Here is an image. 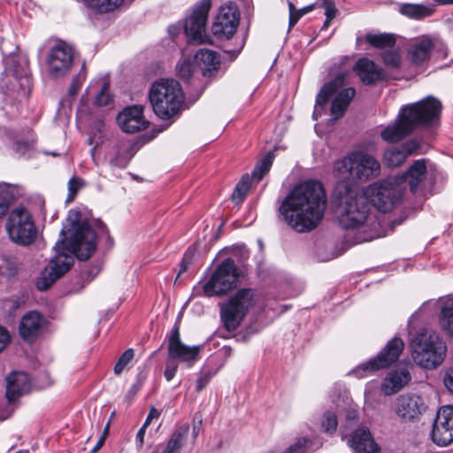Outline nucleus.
I'll list each match as a JSON object with an SVG mask.
<instances>
[{"label":"nucleus","mask_w":453,"mask_h":453,"mask_svg":"<svg viewBox=\"0 0 453 453\" xmlns=\"http://www.w3.org/2000/svg\"><path fill=\"white\" fill-rule=\"evenodd\" d=\"M96 248L97 236L89 222L82 219L80 211L71 210L60 231V238L54 246L56 255L37 282L38 289L46 290L65 273L73 262V255L85 261L90 258Z\"/></svg>","instance_id":"f257e3e1"},{"label":"nucleus","mask_w":453,"mask_h":453,"mask_svg":"<svg viewBox=\"0 0 453 453\" xmlns=\"http://www.w3.org/2000/svg\"><path fill=\"white\" fill-rule=\"evenodd\" d=\"M326 196L320 182L308 180L296 186L279 207V217L292 229L305 233L324 217Z\"/></svg>","instance_id":"f03ea898"},{"label":"nucleus","mask_w":453,"mask_h":453,"mask_svg":"<svg viewBox=\"0 0 453 453\" xmlns=\"http://www.w3.org/2000/svg\"><path fill=\"white\" fill-rule=\"evenodd\" d=\"M149 99L155 114L162 119H169L181 110L185 96L179 81L160 79L152 83Z\"/></svg>","instance_id":"7ed1b4c3"},{"label":"nucleus","mask_w":453,"mask_h":453,"mask_svg":"<svg viewBox=\"0 0 453 453\" xmlns=\"http://www.w3.org/2000/svg\"><path fill=\"white\" fill-rule=\"evenodd\" d=\"M425 122V99L401 108L396 119L380 131L381 139L396 143L411 135Z\"/></svg>","instance_id":"20e7f679"},{"label":"nucleus","mask_w":453,"mask_h":453,"mask_svg":"<svg viewBox=\"0 0 453 453\" xmlns=\"http://www.w3.org/2000/svg\"><path fill=\"white\" fill-rule=\"evenodd\" d=\"M347 73H340L322 86L316 97L317 105L324 106L334 96L330 108L333 120H338L344 116L356 95L353 87H347Z\"/></svg>","instance_id":"39448f33"},{"label":"nucleus","mask_w":453,"mask_h":453,"mask_svg":"<svg viewBox=\"0 0 453 453\" xmlns=\"http://www.w3.org/2000/svg\"><path fill=\"white\" fill-rule=\"evenodd\" d=\"M334 171L359 180H367L380 174V164L374 157L365 152L354 151L336 161Z\"/></svg>","instance_id":"423d86ee"},{"label":"nucleus","mask_w":453,"mask_h":453,"mask_svg":"<svg viewBox=\"0 0 453 453\" xmlns=\"http://www.w3.org/2000/svg\"><path fill=\"white\" fill-rule=\"evenodd\" d=\"M10 240L19 246H29L38 237V230L30 211L25 207L14 208L5 224Z\"/></svg>","instance_id":"0eeeda50"},{"label":"nucleus","mask_w":453,"mask_h":453,"mask_svg":"<svg viewBox=\"0 0 453 453\" xmlns=\"http://www.w3.org/2000/svg\"><path fill=\"white\" fill-rule=\"evenodd\" d=\"M370 203L365 196L354 194L348 189L341 199L339 206V222L345 229L365 226L369 219Z\"/></svg>","instance_id":"6e6552de"},{"label":"nucleus","mask_w":453,"mask_h":453,"mask_svg":"<svg viewBox=\"0 0 453 453\" xmlns=\"http://www.w3.org/2000/svg\"><path fill=\"white\" fill-rule=\"evenodd\" d=\"M254 304L255 291L252 288L239 289L221 308L220 318L225 328L228 332L234 331Z\"/></svg>","instance_id":"1a4fd4ad"},{"label":"nucleus","mask_w":453,"mask_h":453,"mask_svg":"<svg viewBox=\"0 0 453 453\" xmlns=\"http://www.w3.org/2000/svg\"><path fill=\"white\" fill-rule=\"evenodd\" d=\"M403 349V341L399 337H394L376 357L357 365L349 372V374L361 379L374 372L387 369L399 359Z\"/></svg>","instance_id":"9d476101"},{"label":"nucleus","mask_w":453,"mask_h":453,"mask_svg":"<svg viewBox=\"0 0 453 453\" xmlns=\"http://www.w3.org/2000/svg\"><path fill=\"white\" fill-rule=\"evenodd\" d=\"M240 275L234 261L231 258L224 259L203 285L204 295L209 297L226 295L236 287Z\"/></svg>","instance_id":"9b49d317"},{"label":"nucleus","mask_w":453,"mask_h":453,"mask_svg":"<svg viewBox=\"0 0 453 453\" xmlns=\"http://www.w3.org/2000/svg\"><path fill=\"white\" fill-rule=\"evenodd\" d=\"M369 194L379 211L388 212L400 203L403 190L398 184V179L388 177L372 183L369 187Z\"/></svg>","instance_id":"f8f14e48"},{"label":"nucleus","mask_w":453,"mask_h":453,"mask_svg":"<svg viewBox=\"0 0 453 453\" xmlns=\"http://www.w3.org/2000/svg\"><path fill=\"white\" fill-rule=\"evenodd\" d=\"M211 6V0H202L186 19L184 30L189 42L201 44L208 42L209 36L205 32V27Z\"/></svg>","instance_id":"ddd939ff"},{"label":"nucleus","mask_w":453,"mask_h":453,"mask_svg":"<svg viewBox=\"0 0 453 453\" xmlns=\"http://www.w3.org/2000/svg\"><path fill=\"white\" fill-rule=\"evenodd\" d=\"M240 23V13L237 5L228 2L222 5L212 23V34L219 39H229L236 32Z\"/></svg>","instance_id":"4468645a"},{"label":"nucleus","mask_w":453,"mask_h":453,"mask_svg":"<svg viewBox=\"0 0 453 453\" xmlns=\"http://www.w3.org/2000/svg\"><path fill=\"white\" fill-rule=\"evenodd\" d=\"M73 49L65 42L54 45L47 58L49 75L53 79L64 77L73 65Z\"/></svg>","instance_id":"2eb2a0df"},{"label":"nucleus","mask_w":453,"mask_h":453,"mask_svg":"<svg viewBox=\"0 0 453 453\" xmlns=\"http://www.w3.org/2000/svg\"><path fill=\"white\" fill-rule=\"evenodd\" d=\"M168 357L173 361L179 360L191 367L199 357V346H188L181 342L180 326L176 323L168 337Z\"/></svg>","instance_id":"dca6fc26"},{"label":"nucleus","mask_w":453,"mask_h":453,"mask_svg":"<svg viewBox=\"0 0 453 453\" xmlns=\"http://www.w3.org/2000/svg\"><path fill=\"white\" fill-rule=\"evenodd\" d=\"M432 441L440 447L453 442V407L443 406L437 411L431 431Z\"/></svg>","instance_id":"f3484780"},{"label":"nucleus","mask_w":453,"mask_h":453,"mask_svg":"<svg viewBox=\"0 0 453 453\" xmlns=\"http://www.w3.org/2000/svg\"><path fill=\"white\" fill-rule=\"evenodd\" d=\"M4 74L15 78L20 88L29 89L31 80L29 76V63L27 57L21 53H12L4 58Z\"/></svg>","instance_id":"a211bd4d"},{"label":"nucleus","mask_w":453,"mask_h":453,"mask_svg":"<svg viewBox=\"0 0 453 453\" xmlns=\"http://www.w3.org/2000/svg\"><path fill=\"white\" fill-rule=\"evenodd\" d=\"M422 320L420 312L413 314L409 320L410 347L414 362L425 367V329L418 326Z\"/></svg>","instance_id":"6ab92c4d"},{"label":"nucleus","mask_w":453,"mask_h":453,"mask_svg":"<svg viewBox=\"0 0 453 453\" xmlns=\"http://www.w3.org/2000/svg\"><path fill=\"white\" fill-rule=\"evenodd\" d=\"M420 145L417 139H411L401 145L390 146L384 151L383 162L390 168L400 166L420 148Z\"/></svg>","instance_id":"aec40b11"},{"label":"nucleus","mask_w":453,"mask_h":453,"mask_svg":"<svg viewBox=\"0 0 453 453\" xmlns=\"http://www.w3.org/2000/svg\"><path fill=\"white\" fill-rule=\"evenodd\" d=\"M142 113L143 107L142 105L128 106L119 113L118 124L125 133L133 134L142 131L149 125Z\"/></svg>","instance_id":"412c9836"},{"label":"nucleus","mask_w":453,"mask_h":453,"mask_svg":"<svg viewBox=\"0 0 453 453\" xmlns=\"http://www.w3.org/2000/svg\"><path fill=\"white\" fill-rule=\"evenodd\" d=\"M31 383L27 373L13 372L6 378V398L9 403H14L21 395L29 392Z\"/></svg>","instance_id":"4be33fe9"},{"label":"nucleus","mask_w":453,"mask_h":453,"mask_svg":"<svg viewBox=\"0 0 453 453\" xmlns=\"http://www.w3.org/2000/svg\"><path fill=\"white\" fill-rule=\"evenodd\" d=\"M44 319L37 311H29L25 314L19 326L20 337L27 342H33L42 333Z\"/></svg>","instance_id":"5701e85b"},{"label":"nucleus","mask_w":453,"mask_h":453,"mask_svg":"<svg viewBox=\"0 0 453 453\" xmlns=\"http://www.w3.org/2000/svg\"><path fill=\"white\" fill-rule=\"evenodd\" d=\"M442 108V104L438 98L426 96V144L429 140H434L438 135Z\"/></svg>","instance_id":"b1692460"},{"label":"nucleus","mask_w":453,"mask_h":453,"mask_svg":"<svg viewBox=\"0 0 453 453\" xmlns=\"http://www.w3.org/2000/svg\"><path fill=\"white\" fill-rule=\"evenodd\" d=\"M447 354L445 341L436 333L431 334L426 339V369L441 365Z\"/></svg>","instance_id":"393cba45"},{"label":"nucleus","mask_w":453,"mask_h":453,"mask_svg":"<svg viewBox=\"0 0 453 453\" xmlns=\"http://www.w3.org/2000/svg\"><path fill=\"white\" fill-rule=\"evenodd\" d=\"M349 445L355 453H380V446L367 427L355 430L349 440Z\"/></svg>","instance_id":"a878e982"},{"label":"nucleus","mask_w":453,"mask_h":453,"mask_svg":"<svg viewBox=\"0 0 453 453\" xmlns=\"http://www.w3.org/2000/svg\"><path fill=\"white\" fill-rule=\"evenodd\" d=\"M355 71L361 81L372 85L387 79L386 72L368 58H360L355 65Z\"/></svg>","instance_id":"bb28decb"},{"label":"nucleus","mask_w":453,"mask_h":453,"mask_svg":"<svg viewBox=\"0 0 453 453\" xmlns=\"http://www.w3.org/2000/svg\"><path fill=\"white\" fill-rule=\"evenodd\" d=\"M398 179V184L407 182L410 190L415 194L425 181V158L416 160L402 175L394 176Z\"/></svg>","instance_id":"cd10ccee"},{"label":"nucleus","mask_w":453,"mask_h":453,"mask_svg":"<svg viewBox=\"0 0 453 453\" xmlns=\"http://www.w3.org/2000/svg\"><path fill=\"white\" fill-rule=\"evenodd\" d=\"M423 401L414 395H402L397 398L396 413L405 419H414L421 415Z\"/></svg>","instance_id":"c85d7f7f"},{"label":"nucleus","mask_w":453,"mask_h":453,"mask_svg":"<svg viewBox=\"0 0 453 453\" xmlns=\"http://www.w3.org/2000/svg\"><path fill=\"white\" fill-rule=\"evenodd\" d=\"M411 380V375L404 369L390 371L380 386L385 395H391L399 392Z\"/></svg>","instance_id":"c756f323"},{"label":"nucleus","mask_w":453,"mask_h":453,"mask_svg":"<svg viewBox=\"0 0 453 453\" xmlns=\"http://www.w3.org/2000/svg\"><path fill=\"white\" fill-rule=\"evenodd\" d=\"M195 60L203 76L211 77L220 65L219 56L217 52L207 49L199 50L195 55Z\"/></svg>","instance_id":"7c9ffc66"},{"label":"nucleus","mask_w":453,"mask_h":453,"mask_svg":"<svg viewBox=\"0 0 453 453\" xmlns=\"http://www.w3.org/2000/svg\"><path fill=\"white\" fill-rule=\"evenodd\" d=\"M438 321L441 330L453 339V297L442 301Z\"/></svg>","instance_id":"2f4dec72"},{"label":"nucleus","mask_w":453,"mask_h":453,"mask_svg":"<svg viewBox=\"0 0 453 453\" xmlns=\"http://www.w3.org/2000/svg\"><path fill=\"white\" fill-rule=\"evenodd\" d=\"M448 55L444 42L439 38H426V63H436Z\"/></svg>","instance_id":"473e14b6"},{"label":"nucleus","mask_w":453,"mask_h":453,"mask_svg":"<svg viewBox=\"0 0 453 453\" xmlns=\"http://www.w3.org/2000/svg\"><path fill=\"white\" fill-rule=\"evenodd\" d=\"M444 176L438 171L434 164L426 161V192L434 194L439 192L444 186Z\"/></svg>","instance_id":"72a5a7b5"},{"label":"nucleus","mask_w":453,"mask_h":453,"mask_svg":"<svg viewBox=\"0 0 453 453\" xmlns=\"http://www.w3.org/2000/svg\"><path fill=\"white\" fill-rule=\"evenodd\" d=\"M189 426L188 424L178 426L173 433L170 440L168 441L165 447L161 450L166 453H178L181 449L187 436L188 434Z\"/></svg>","instance_id":"f704fd0d"},{"label":"nucleus","mask_w":453,"mask_h":453,"mask_svg":"<svg viewBox=\"0 0 453 453\" xmlns=\"http://www.w3.org/2000/svg\"><path fill=\"white\" fill-rule=\"evenodd\" d=\"M274 157V152L268 151L260 160L257 162L250 177L255 182H259L269 173Z\"/></svg>","instance_id":"c9c22d12"},{"label":"nucleus","mask_w":453,"mask_h":453,"mask_svg":"<svg viewBox=\"0 0 453 453\" xmlns=\"http://www.w3.org/2000/svg\"><path fill=\"white\" fill-rule=\"evenodd\" d=\"M365 41L374 48H393L395 44V36L392 34H367Z\"/></svg>","instance_id":"e433bc0d"},{"label":"nucleus","mask_w":453,"mask_h":453,"mask_svg":"<svg viewBox=\"0 0 453 453\" xmlns=\"http://www.w3.org/2000/svg\"><path fill=\"white\" fill-rule=\"evenodd\" d=\"M91 9L99 13H107L119 9L124 0H83Z\"/></svg>","instance_id":"4c0bfd02"},{"label":"nucleus","mask_w":453,"mask_h":453,"mask_svg":"<svg viewBox=\"0 0 453 453\" xmlns=\"http://www.w3.org/2000/svg\"><path fill=\"white\" fill-rule=\"evenodd\" d=\"M253 181L249 175L242 176L232 194V200L234 203H241L244 200L250 190Z\"/></svg>","instance_id":"58836bf2"},{"label":"nucleus","mask_w":453,"mask_h":453,"mask_svg":"<svg viewBox=\"0 0 453 453\" xmlns=\"http://www.w3.org/2000/svg\"><path fill=\"white\" fill-rule=\"evenodd\" d=\"M399 12L410 19H421L425 17V5L416 4H399Z\"/></svg>","instance_id":"ea45409f"},{"label":"nucleus","mask_w":453,"mask_h":453,"mask_svg":"<svg viewBox=\"0 0 453 453\" xmlns=\"http://www.w3.org/2000/svg\"><path fill=\"white\" fill-rule=\"evenodd\" d=\"M14 200V195L6 185H0V218L9 211L11 203Z\"/></svg>","instance_id":"a19ab883"},{"label":"nucleus","mask_w":453,"mask_h":453,"mask_svg":"<svg viewBox=\"0 0 453 453\" xmlns=\"http://www.w3.org/2000/svg\"><path fill=\"white\" fill-rule=\"evenodd\" d=\"M87 77L85 64H82L80 72L72 79L71 84L68 88V96L74 98L79 93L83 82Z\"/></svg>","instance_id":"79ce46f5"},{"label":"nucleus","mask_w":453,"mask_h":453,"mask_svg":"<svg viewBox=\"0 0 453 453\" xmlns=\"http://www.w3.org/2000/svg\"><path fill=\"white\" fill-rule=\"evenodd\" d=\"M313 8V5H308L306 7L296 9L293 3L288 2V9H289V28H292L298 20L306 13L311 12Z\"/></svg>","instance_id":"37998d69"},{"label":"nucleus","mask_w":453,"mask_h":453,"mask_svg":"<svg viewBox=\"0 0 453 453\" xmlns=\"http://www.w3.org/2000/svg\"><path fill=\"white\" fill-rule=\"evenodd\" d=\"M85 186L84 180L76 176L70 178L68 181V195L66 197V203H72L75 199L78 192Z\"/></svg>","instance_id":"c03bdc74"},{"label":"nucleus","mask_w":453,"mask_h":453,"mask_svg":"<svg viewBox=\"0 0 453 453\" xmlns=\"http://www.w3.org/2000/svg\"><path fill=\"white\" fill-rule=\"evenodd\" d=\"M338 426L337 416L334 412L327 411L323 415L322 427L329 434L335 433Z\"/></svg>","instance_id":"a18cd8bd"},{"label":"nucleus","mask_w":453,"mask_h":453,"mask_svg":"<svg viewBox=\"0 0 453 453\" xmlns=\"http://www.w3.org/2000/svg\"><path fill=\"white\" fill-rule=\"evenodd\" d=\"M178 76L183 80L188 81L195 72L196 65L190 59H183L176 66Z\"/></svg>","instance_id":"49530a36"},{"label":"nucleus","mask_w":453,"mask_h":453,"mask_svg":"<svg viewBox=\"0 0 453 453\" xmlns=\"http://www.w3.org/2000/svg\"><path fill=\"white\" fill-rule=\"evenodd\" d=\"M409 55L412 63L422 64L425 60V41L421 40L418 43L412 45L409 50Z\"/></svg>","instance_id":"de8ad7c7"},{"label":"nucleus","mask_w":453,"mask_h":453,"mask_svg":"<svg viewBox=\"0 0 453 453\" xmlns=\"http://www.w3.org/2000/svg\"><path fill=\"white\" fill-rule=\"evenodd\" d=\"M134 357V351L133 349H127L118 359L114 366V373L120 375L124 369L133 360Z\"/></svg>","instance_id":"09e8293b"},{"label":"nucleus","mask_w":453,"mask_h":453,"mask_svg":"<svg viewBox=\"0 0 453 453\" xmlns=\"http://www.w3.org/2000/svg\"><path fill=\"white\" fill-rule=\"evenodd\" d=\"M383 63L392 68H398L401 64V55L397 50H386L381 55Z\"/></svg>","instance_id":"8fccbe9b"},{"label":"nucleus","mask_w":453,"mask_h":453,"mask_svg":"<svg viewBox=\"0 0 453 453\" xmlns=\"http://www.w3.org/2000/svg\"><path fill=\"white\" fill-rule=\"evenodd\" d=\"M112 100V96L109 91V85L104 82L100 92L96 96L95 104L97 106H106L109 105Z\"/></svg>","instance_id":"3c124183"},{"label":"nucleus","mask_w":453,"mask_h":453,"mask_svg":"<svg viewBox=\"0 0 453 453\" xmlns=\"http://www.w3.org/2000/svg\"><path fill=\"white\" fill-rule=\"evenodd\" d=\"M214 375L213 370H203L196 380V390H203Z\"/></svg>","instance_id":"603ef678"},{"label":"nucleus","mask_w":453,"mask_h":453,"mask_svg":"<svg viewBox=\"0 0 453 453\" xmlns=\"http://www.w3.org/2000/svg\"><path fill=\"white\" fill-rule=\"evenodd\" d=\"M309 442V440L306 438L298 439L284 453H306Z\"/></svg>","instance_id":"864d4df0"},{"label":"nucleus","mask_w":453,"mask_h":453,"mask_svg":"<svg viewBox=\"0 0 453 453\" xmlns=\"http://www.w3.org/2000/svg\"><path fill=\"white\" fill-rule=\"evenodd\" d=\"M99 273V268L96 265L88 266L86 265L84 268L81 271V278L86 282L91 281L96 275Z\"/></svg>","instance_id":"5fc2aeb1"},{"label":"nucleus","mask_w":453,"mask_h":453,"mask_svg":"<svg viewBox=\"0 0 453 453\" xmlns=\"http://www.w3.org/2000/svg\"><path fill=\"white\" fill-rule=\"evenodd\" d=\"M178 369V365L175 361H173L172 359L167 358L166 364H165V369L164 372L165 378L167 381H170L173 379L175 376V373Z\"/></svg>","instance_id":"6e6d98bb"},{"label":"nucleus","mask_w":453,"mask_h":453,"mask_svg":"<svg viewBox=\"0 0 453 453\" xmlns=\"http://www.w3.org/2000/svg\"><path fill=\"white\" fill-rule=\"evenodd\" d=\"M192 261H193V252L187 251L184 254L182 261L180 265V272H179L177 277H179L181 273H185L188 270V266L192 264Z\"/></svg>","instance_id":"4d7b16f0"},{"label":"nucleus","mask_w":453,"mask_h":453,"mask_svg":"<svg viewBox=\"0 0 453 453\" xmlns=\"http://www.w3.org/2000/svg\"><path fill=\"white\" fill-rule=\"evenodd\" d=\"M11 342L9 332L3 326H0V353L7 347Z\"/></svg>","instance_id":"13d9d810"},{"label":"nucleus","mask_w":453,"mask_h":453,"mask_svg":"<svg viewBox=\"0 0 453 453\" xmlns=\"http://www.w3.org/2000/svg\"><path fill=\"white\" fill-rule=\"evenodd\" d=\"M160 416V412L154 407H151L150 412L144 422V426H148L153 419H157Z\"/></svg>","instance_id":"bf43d9fd"},{"label":"nucleus","mask_w":453,"mask_h":453,"mask_svg":"<svg viewBox=\"0 0 453 453\" xmlns=\"http://www.w3.org/2000/svg\"><path fill=\"white\" fill-rule=\"evenodd\" d=\"M146 428H147V426H144V425H142V426L137 432L135 440H136L137 447L139 449H141L144 443V436H145Z\"/></svg>","instance_id":"052dcab7"},{"label":"nucleus","mask_w":453,"mask_h":453,"mask_svg":"<svg viewBox=\"0 0 453 453\" xmlns=\"http://www.w3.org/2000/svg\"><path fill=\"white\" fill-rule=\"evenodd\" d=\"M131 156L128 158H122L119 155H118L114 159L111 160V164L115 166L124 168L127 165Z\"/></svg>","instance_id":"680f3d73"},{"label":"nucleus","mask_w":453,"mask_h":453,"mask_svg":"<svg viewBox=\"0 0 453 453\" xmlns=\"http://www.w3.org/2000/svg\"><path fill=\"white\" fill-rule=\"evenodd\" d=\"M28 148H29V143L27 142H17L14 144V150L17 152L24 153L27 150H28Z\"/></svg>","instance_id":"e2e57ef3"},{"label":"nucleus","mask_w":453,"mask_h":453,"mask_svg":"<svg viewBox=\"0 0 453 453\" xmlns=\"http://www.w3.org/2000/svg\"><path fill=\"white\" fill-rule=\"evenodd\" d=\"M336 10L334 7L328 6L326 9V23H331L333 19L335 17Z\"/></svg>","instance_id":"0e129e2a"},{"label":"nucleus","mask_w":453,"mask_h":453,"mask_svg":"<svg viewBox=\"0 0 453 453\" xmlns=\"http://www.w3.org/2000/svg\"><path fill=\"white\" fill-rule=\"evenodd\" d=\"M446 388L453 393V373H449L444 379Z\"/></svg>","instance_id":"69168bd1"},{"label":"nucleus","mask_w":453,"mask_h":453,"mask_svg":"<svg viewBox=\"0 0 453 453\" xmlns=\"http://www.w3.org/2000/svg\"><path fill=\"white\" fill-rule=\"evenodd\" d=\"M104 441H105L104 436H101L99 438V440L97 441L96 444L95 445V447L92 449L91 452L92 453L97 452L101 449V447L104 445Z\"/></svg>","instance_id":"338daca9"},{"label":"nucleus","mask_w":453,"mask_h":453,"mask_svg":"<svg viewBox=\"0 0 453 453\" xmlns=\"http://www.w3.org/2000/svg\"><path fill=\"white\" fill-rule=\"evenodd\" d=\"M358 417L357 415V411L356 410H349L347 413V419L349 420H351V419H357Z\"/></svg>","instance_id":"774afa93"}]
</instances>
